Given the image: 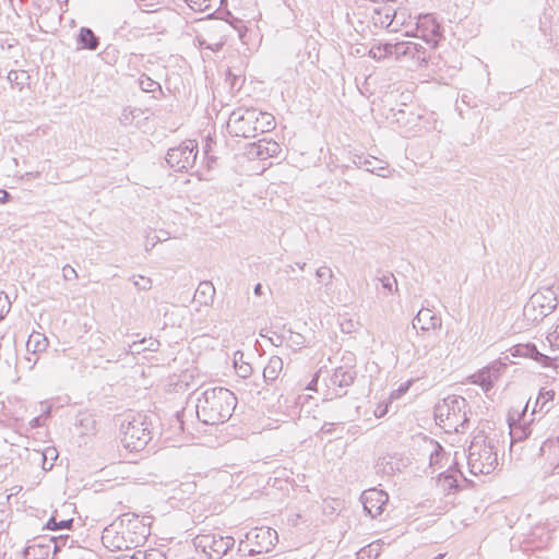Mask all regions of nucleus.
<instances>
[{"mask_svg":"<svg viewBox=\"0 0 559 559\" xmlns=\"http://www.w3.org/2000/svg\"><path fill=\"white\" fill-rule=\"evenodd\" d=\"M461 475V472L455 468V466L450 465L445 471H441L439 473V484L444 490H452L457 487V476Z\"/></svg>","mask_w":559,"mask_h":559,"instance_id":"nucleus-25","label":"nucleus"},{"mask_svg":"<svg viewBox=\"0 0 559 559\" xmlns=\"http://www.w3.org/2000/svg\"><path fill=\"white\" fill-rule=\"evenodd\" d=\"M284 368V361L280 356H271L266 366L263 369V379L265 382H274Z\"/></svg>","mask_w":559,"mask_h":559,"instance_id":"nucleus-23","label":"nucleus"},{"mask_svg":"<svg viewBox=\"0 0 559 559\" xmlns=\"http://www.w3.org/2000/svg\"><path fill=\"white\" fill-rule=\"evenodd\" d=\"M413 384V380H407L399 385L397 389L391 391L389 395V402H392L394 400H399L411 388Z\"/></svg>","mask_w":559,"mask_h":559,"instance_id":"nucleus-40","label":"nucleus"},{"mask_svg":"<svg viewBox=\"0 0 559 559\" xmlns=\"http://www.w3.org/2000/svg\"><path fill=\"white\" fill-rule=\"evenodd\" d=\"M393 58L409 62V67H420L427 63L428 55L420 44L407 40L394 44Z\"/></svg>","mask_w":559,"mask_h":559,"instance_id":"nucleus-14","label":"nucleus"},{"mask_svg":"<svg viewBox=\"0 0 559 559\" xmlns=\"http://www.w3.org/2000/svg\"><path fill=\"white\" fill-rule=\"evenodd\" d=\"M121 443L133 452L140 451L151 440V421L144 414L128 415L120 425Z\"/></svg>","mask_w":559,"mask_h":559,"instance_id":"nucleus-7","label":"nucleus"},{"mask_svg":"<svg viewBox=\"0 0 559 559\" xmlns=\"http://www.w3.org/2000/svg\"><path fill=\"white\" fill-rule=\"evenodd\" d=\"M148 344L146 347H144L143 349H141L139 346L141 344H144L146 343V340L143 338L142 341L140 342H133L130 346H129V352L132 353V354H140L141 350H144V349H148V350H156L159 343L158 341L156 340H153V338H150L148 341Z\"/></svg>","mask_w":559,"mask_h":559,"instance_id":"nucleus-36","label":"nucleus"},{"mask_svg":"<svg viewBox=\"0 0 559 559\" xmlns=\"http://www.w3.org/2000/svg\"><path fill=\"white\" fill-rule=\"evenodd\" d=\"M340 329L343 333L352 334L358 330L359 322L348 314L340 317Z\"/></svg>","mask_w":559,"mask_h":559,"instance_id":"nucleus-34","label":"nucleus"},{"mask_svg":"<svg viewBox=\"0 0 559 559\" xmlns=\"http://www.w3.org/2000/svg\"><path fill=\"white\" fill-rule=\"evenodd\" d=\"M9 197L10 194L5 190L0 189V203H7L9 201Z\"/></svg>","mask_w":559,"mask_h":559,"instance_id":"nucleus-56","label":"nucleus"},{"mask_svg":"<svg viewBox=\"0 0 559 559\" xmlns=\"http://www.w3.org/2000/svg\"><path fill=\"white\" fill-rule=\"evenodd\" d=\"M394 44L385 43L380 45H374L369 49V56L374 60H384L386 58L393 57Z\"/></svg>","mask_w":559,"mask_h":559,"instance_id":"nucleus-29","label":"nucleus"},{"mask_svg":"<svg viewBox=\"0 0 559 559\" xmlns=\"http://www.w3.org/2000/svg\"><path fill=\"white\" fill-rule=\"evenodd\" d=\"M48 340L47 337L39 332H33L26 342V349L32 355H37L47 349Z\"/></svg>","mask_w":559,"mask_h":559,"instance_id":"nucleus-24","label":"nucleus"},{"mask_svg":"<svg viewBox=\"0 0 559 559\" xmlns=\"http://www.w3.org/2000/svg\"><path fill=\"white\" fill-rule=\"evenodd\" d=\"M546 340L551 348L559 349V314L549 325L546 334Z\"/></svg>","mask_w":559,"mask_h":559,"instance_id":"nucleus-33","label":"nucleus"},{"mask_svg":"<svg viewBox=\"0 0 559 559\" xmlns=\"http://www.w3.org/2000/svg\"><path fill=\"white\" fill-rule=\"evenodd\" d=\"M236 404V396L228 389L210 388L197 399V417L205 425L223 424L230 418Z\"/></svg>","mask_w":559,"mask_h":559,"instance_id":"nucleus-2","label":"nucleus"},{"mask_svg":"<svg viewBox=\"0 0 559 559\" xmlns=\"http://www.w3.org/2000/svg\"><path fill=\"white\" fill-rule=\"evenodd\" d=\"M156 235H157V236H159V237H165V236H166V237H167V239H169V234H168V231L159 230V233H158V234H156Z\"/></svg>","mask_w":559,"mask_h":559,"instance_id":"nucleus-57","label":"nucleus"},{"mask_svg":"<svg viewBox=\"0 0 559 559\" xmlns=\"http://www.w3.org/2000/svg\"><path fill=\"white\" fill-rule=\"evenodd\" d=\"M78 40L82 49L95 50L99 45L98 38L86 27L80 29Z\"/></svg>","mask_w":559,"mask_h":559,"instance_id":"nucleus-28","label":"nucleus"},{"mask_svg":"<svg viewBox=\"0 0 559 559\" xmlns=\"http://www.w3.org/2000/svg\"><path fill=\"white\" fill-rule=\"evenodd\" d=\"M362 165L368 171L382 178H389L391 176V170L389 169L388 165H384L382 162L374 157L366 158Z\"/></svg>","mask_w":559,"mask_h":559,"instance_id":"nucleus-27","label":"nucleus"},{"mask_svg":"<svg viewBox=\"0 0 559 559\" xmlns=\"http://www.w3.org/2000/svg\"><path fill=\"white\" fill-rule=\"evenodd\" d=\"M318 380H319V371L317 373H314L311 381L307 384L306 390L317 391Z\"/></svg>","mask_w":559,"mask_h":559,"instance_id":"nucleus-55","label":"nucleus"},{"mask_svg":"<svg viewBox=\"0 0 559 559\" xmlns=\"http://www.w3.org/2000/svg\"><path fill=\"white\" fill-rule=\"evenodd\" d=\"M133 284L139 290H150L152 288V280L143 275L133 276Z\"/></svg>","mask_w":559,"mask_h":559,"instance_id":"nucleus-44","label":"nucleus"},{"mask_svg":"<svg viewBox=\"0 0 559 559\" xmlns=\"http://www.w3.org/2000/svg\"><path fill=\"white\" fill-rule=\"evenodd\" d=\"M512 355L534 359L545 368L557 369L559 367V360L557 358H550L542 354L534 344H518L512 348Z\"/></svg>","mask_w":559,"mask_h":559,"instance_id":"nucleus-19","label":"nucleus"},{"mask_svg":"<svg viewBox=\"0 0 559 559\" xmlns=\"http://www.w3.org/2000/svg\"><path fill=\"white\" fill-rule=\"evenodd\" d=\"M26 79V73L24 71L11 70L8 73V81L12 85H16L20 90L22 88L23 81Z\"/></svg>","mask_w":559,"mask_h":559,"instance_id":"nucleus-41","label":"nucleus"},{"mask_svg":"<svg viewBox=\"0 0 559 559\" xmlns=\"http://www.w3.org/2000/svg\"><path fill=\"white\" fill-rule=\"evenodd\" d=\"M187 5L195 12H205L212 15L216 1L215 0H185Z\"/></svg>","mask_w":559,"mask_h":559,"instance_id":"nucleus-32","label":"nucleus"},{"mask_svg":"<svg viewBox=\"0 0 559 559\" xmlns=\"http://www.w3.org/2000/svg\"><path fill=\"white\" fill-rule=\"evenodd\" d=\"M167 237H159L156 235V233H150L145 237L144 247L146 251L152 250L157 242L166 241Z\"/></svg>","mask_w":559,"mask_h":559,"instance_id":"nucleus-45","label":"nucleus"},{"mask_svg":"<svg viewBox=\"0 0 559 559\" xmlns=\"http://www.w3.org/2000/svg\"><path fill=\"white\" fill-rule=\"evenodd\" d=\"M281 153V146L273 140L262 139L246 147V155L249 159L265 160L276 157Z\"/></svg>","mask_w":559,"mask_h":559,"instance_id":"nucleus-18","label":"nucleus"},{"mask_svg":"<svg viewBox=\"0 0 559 559\" xmlns=\"http://www.w3.org/2000/svg\"><path fill=\"white\" fill-rule=\"evenodd\" d=\"M24 361H25V368H27L28 370H32L38 361V356L29 354V356L25 357Z\"/></svg>","mask_w":559,"mask_h":559,"instance_id":"nucleus-52","label":"nucleus"},{"mask_svg":"<svg viewBox=\"0 0 559 559\" xmlns=\"http://www.w3.org/2000/svg\"><path fill=\"white\" fill-rule=\"evenodd\" d=\"M381 285L389 294H393L397 290V281L393 274L383 275L380 278Z\"/></svg>","mask_w":559,"mask_h":559,"instance_id":"nucleus-39","label":"nucleus"},{"mask_svg":"<svg viewBox=\"0 0 559 559\" xmlns=\"http://www.w3.org/2000/svg\"><path fill=\"white\" fill-rule=\"evenodd\" d=\"M62 276L64 281H73L78 278V273L75 269L67 264L62 269Z\"/></svg>","mask_w":559,"mask_h":559,"instance_id":"nucleus-49","label":"nucleus"},{"mask_svg":"<svg viewBox=\"0 0 559 559\" xmlns=\"http://www.w3.org/2000/svg\"><path fill=\"white\" fill-rule=\"evenodd\" d=\"M297 266H298V269L304 270V269H305V266H306V263H305V262H302V263H297Z\"/></svg>","mask_w":559,"mask_h":559,"instance_id":"nucleus-59","label":"nucleus"},{"mask_svg":"<svg viewBox=\"0 0 559 559\" xmlns=\"http://www.w3.org/2000/svg\"><path fill=\"white\" fill-rule=\"evenodd\" d=\"M71 523H72V519L57 521L56 516H51L48 520L46 527L51 531L62 530V528H68L71 525Z\"/></svg>","mask_w":559,"mask_h":559,"instance_id":"nucleus-43","label":"nucleus"},{"mask_svg":"<svg viewBox=\"0 0 559 559\" xmlns=\"http://www.w3.org/2000/svg\"><path fill=\"white\" fill-rule=\"evenodd\" d=\"M389 401L388 402H382V403H379L374 411H373V415L377 417V418H382L384 417L386 414H388V408H389Z\"/></svg>","mask_w":559,"mask_h":559,"instance_id":"nucleus-50","label":"nucleus"},{"mask_svg":"<svg viewBox=\"0 0 559 559\" xmlns=\"http://www.w3.org/2000/svg\"><path fill=\"white\" fill-rule=\"evenodd\" d=\"M148 535L146 518L129 512L104 530L102 543L110 551L129 550L143 545Z\"/></svg>","mask_w":559,"mask_h":559,"instance_id":"nucleus-1","label":"nucleus"},{"mask_svg":"<svg viewBox=\"0 0 559 559\" xmlns=\"http://www.w3.org/2000/svg\"><path fill=\"white\" fill-rule=\"evenodd\" d=\"M466 400L460 395H449L437 404L435 420L445 432H457L467 421Z\"/></svg>","mask_w":559,"mask_h":559,"instance_id":"nucleus-6","label":"nucleus"},{"mask_svg":"<svg viewBox=\"0 0 559 559\" xmlns=\"http://www.w3.org/2000/svg\"><path fill=\"white\" fill-rule=\"evenodd\" d=\"M383 539H378L362 547L356 555V559H376L379 557L384 545Z\"/></svg>","mask_w":559,"mask_h":559,"instance_id":"nucleus-26","label":"nucleus"},{"mask_svg":"<svg viewBox=\"0 0 559 559\" xmlns=\"http://www.w3.org/2000/svg\"><path fill=\"white\" fill-rule=\"evenodd\" d=\"M555 392L552 390L542 389L536 397L535 405L531 413V418L527 419L528 402L524 405L519 404L513 406L508 414V423L510 428L511 438L515 441H521L531 435V423L534 420L533 416L536 412H547L548 404L554 400Z\"/></svg>","mask_w":559,"mask_h":559,"instance_id":"nucleus-4","label":"nucleus"},{"mask_svg":"<svg viewBox=\"0 0 559 559\" xmlns=\"http://www.w3.org/2000/svg\"><path fill=\"white\" fill-rule=\"evenodd\" d=\"M260 290H261V285L258 284L255 287H254V293L255 294H260Z\"/></svg>","mask_w":559,"mask_h":559,"instance_id":"nucleus-58","label":"nucleus"},{"mask_svg":"<svg viewBox=\"0 0 559 559\" xmlns=\"http://www.w3.org/2000/svg\"><path fill=\"white\" fill-rule=\"evenodd\" d=\"M194 545L210 559H222L234 547L235 539L216 533L200 534L194 538Z\"/></svg>","mask_w":559,"mask_h":559,"instance_id":"nucleus-9","label":"nucleus"},{"mask_svg":"<svg viewBox=\"0 0 559 559\" xmlns=\"http://www.w3.org/2000/svg\"><path fill=\"white\" fill-rule=\"evenodd\" d=\"M467 465L473 475H488L498 465L497 453L488 438L478 432L473 437L468 448Z\"/></svg>","mask_w":559,"mask_h":559,"instance_id":"nucleus-5","label":"nucleus"},{"mask_svg":"<svg viewBox=\"0 0 559 559\" xmlns=\"http://www.w3.org/2000/svg\"><path fill=\"white\" fill-rule=\"evenodd\" d=\"M140 87L147 93H153L156 90L160 88L159 84L153 81L151 78L142 75L139 80Z\"/></svg>","mask_w":559,"mask_h":559,"instance_id":"nucleus-42","label":"nucleus"},{"mask_svg":"<svg viewBox=\"0 0 559 559\" xmlns=\"http://www.w3.org/2000/svg\"><path fill=\"white\" fill-rule=\"evenodd\" d=\"M559 286H545L537 289L524 307V314L532 321H539L551 313L559 304Z\"/></svg>","mask_w":559,"mask_h":559,"instance_id":"nucleus-8","label":"nucleus"},{"mask_svg":"<svg viewBox=\"0 0 559 559\" xmlns=\"http://www.w3.org/2000/svg\"><path fill=\"white\" fill-rule=\"evenodd\" d=\"M290 342H292V345H296V346H304L305 345V340H304V336L299 333H294L290 335Z\"/></svg>","mask_w":559,"mask_h":559,"instance_id":"nucleus-53","label":"nucleus"},{"mask_svg":"<svg viewBox=\"0 0 559 559\" xmlns=\"http://www.w3.org/2000/svg\"><path fill=\"white\" fill-rule=\"evenodd\" d=\"M352 359H348L350 362ZM356 378V370L353 364H346L336 367L326 384L325 399L333 400L345 394L346 389L350 386Z\"/></svg>","mask_w":559,"mask_h":559,"instance_id":"nucleus-11","label":"nucleus"},{"mask_svg":"<svg viewBox=\"0 0 559 559\" xmlns=\"http://www.w3.org/2000/svg\"><path fill=\"white\" fill-rule=\"evenodd\" d=\"M234 368L236 373L243 379L250 377L252 373L250 364L243 360V353L240 350H237L234 354Z\"/></svg>","mask_w":559,"mask_h":559,"instance_id":"nucleus-30","label":"nucleus"},{"mask_svg":"<svg viewBox=\"0 0 559 559\" xmlns=\"http://www.w3.org/2000/svg\"><path fill=\"white\" fill-rule=\"evenodd\" d=\"M198 154V144L193 140H187L178 146L168 150L166 162L176 171L187 170L194 165Z\"/></svg>","mask_w":559,"mask_h":559,"instance_id":"nucleus-12","label":"nucleus"},{"mask_svg":"<svg viewBox=\"0 0 559 559\" xmlns=\"http://www.w3.org/2000/svg\"><path fill=\"white\" fill-rule=\"evenodd\" d=\"M115 559H146V554L141 550H135L132 555H122Z\"/></svg>","mask_w":559,"mask_h":559,"instance_id":"nucleus-51","label":"nucleus"},{"mask_svg":"<svg viewBox=\"0 0 559 559\" xmlns=\"http://www.w3.org/2000/svg\"><path fill=\"white\" fill-rule=\"evenodd\" d=\"M397 13L396 12H392L391 10H388L386 13H385V20L384 21H380L381 24H384L386 27H389L392 22H393V19L392 17H396Z\"/></svg>","mask_w":559,"mask_h":559,"instance_id":"nucleus-54","label":"nucleus"},{"mask_svg":"<svg viewBox=\"0 0 559 559\" xmlns=\"http://www.w3.org/2000/svg\"><path fill=\"white\" fill-rule=\"evenodd\" d=\"M35 454L40 457L41 467L45 471H50L55 464V461L58 457V452L53 447H47L44 451H37L35 452Z\"/></svg>","mask_w":559,"mask_h":559,"instance_id":"nucleus-31","label":"nucleus"},{"mask_svg":"<svg viewBox=\"0 0 559 559\" xmlns=\"http://www.w3.org/2000/svg\"><path fill=\"white\" fill-rule=\"evenodd\" d=\"M540 455L552 468L559 467V438L548 439L540 447Z\"/></svg>","mask_w":559,"mask_h":559,"instance_id":"nucleus-22","label":"nucleus"},{"mask_svg":"<svg viewBox=\"0 0 559 559\" xmlns=\"http://www.w3.org/2000/svg\"><path fill=\"white\" fill-rule=\"evenodd\" d=\"M416 353L418 359L425 360V366L429 373H437L439 370H444L451 350L449 345L443 344L440 341H435L425 344L421 352L417 350Z\"/></svg>","mask_w":559,"mask_h":559,"instance_id":"nucleus-10","label":"nucleus"},{"mask_svg":"<svg viewBox=\"0 0 559 559\" xmlns=\"http://www.w3.org/2000/svg\"><path fill=\"white\" fill-rule=\"evenodd\" d=\"M246 539L252 546L249 555L254 556L271 551L277 540V532L271 527H255L246 534Z\"/></svg>","mask_w":559,"mask_h":559,"instance_id":"nucleus-13","label":"nucleus"},{"mask_svg":"<svg viewBox=\"0 0 559 559\" xmlns=\"http://www.w3.org/2000/svg\"><path fill=\"white\" fill-rule=\"evenodd\" d=\"M388 493L377 488L367 489L360 496L364 510L371 518H376L382 513L384 506L388 503Z\"/></svg>","mask_w":559,"mask_h":559,"instance_id":"nucleus-17","label":"nucleus"},{"mask_svg":"<svg viewBox=\"0 0 559 559\" xmlns=\"http://www.w3.org/2000/svg\"><path fill=\"white\" fill-rule=\"evenodd\" d=\"M429 465L433 472H438L450 465L455 466L456 462L451 457L450 453H447L444 449L432 440L429 441Z\"/></svg>","mask_w":559,"mask_h":559,"instance_id":"nucleus-20","label":"nucleus"},{"mask_svg":"<svg viewBox=\"0 0 559 559\" xmlns=\"http://www.w3.org/2000/svg\"><path fill=\"white\" fill-rule=\"evenodd\" d=\"M415 36L435 47L441 37L440 26L436 17L431 14L419 15L416 22Z\"/></svg>","mask_w":559,"mask_h":559,"instance_id":"nucleus-16","label":"nucleus"},{"mask_svg":"<svg viewBox=\"0 0 559 559\" xmlns=\"http://www.w3.org/2000/svg\"><path fill=\"white\" fill-rule=\"evenodd\" d=\"M316 276L320 283L324 285H330L333 278V271L331 267L323 265L317 269Z\"/></svg>","mask_w":559,"mask_h":559,"instance_id":"nucleus-37","label":"nucleus"},{"mask_svg":"<svg viewBox=\"0 0 559 559\" xmlns=\"http://www.w3.org/2000/svg\"><path fill=\"white\" fill-rule=\"evenodd\" d=\"M276 121L272 114L257 108L239 107L231 111L227 130L234 136L254 138L259 133L275 129Z\"/></svg>","mask_w":559,"mask_h":559,"instance_id":"nucleus-3","label":"nucleus"},{"mask_svg":"<svg viewBox=\"0 0 559 559\" xmlns=\"http://www.w3.org/2000/svg\"><path fill=\"white\" fill-rule=\"evenodd\" d=\"M10 308V301L7 295L0 293V320L3 319Z\"/></svg>","mask_w":559,"mask_h":559,"instance_id":"nucleus-48","label":"nucleus"},{"mask_svg":"<svg viewBox=\"0 0 559 559\" xmlns=\"http://www.w3.org/2000/svg\"><path fill=\"white\" fill-rule=\"evenodd\" d=\"M39 551L40 555H48V547L41 545H31L24 549L25 559H36V552Z\"/></svg>","mask_w":559,"mask_h":559,"instance_id":"nucleus-38","label":"nucleus"},{"mask_svg":"<svg viewBox=\"0 0 559 559\" xmlns=\"http://www.w3.org/2000/svg\"><path fill=\"white\" fill-rule=\"evenodd\" d=\"M413 326L423 332L439 330L442 326V319L428 308L420 309L413 319Z\"/></svg>","mask_w":559,"mask_h":559,"instance_id":"nucleus-21","label":"nucleus"},{"mask_svg":"<svg viewBox=\"0 0 559 559\" xmlns=\"http://www.w3.org/2000/svg\"><path fill=\"white\" fill-rule=\"evenodd\" d=\"M197 294L209 296L210 298H213L215 294V288L210 282H202L199 284Z\"/></svg>","mask_w":559,"mask_h":559,"instance_id":"nucleus-47","label":"nucleus"},{"mask_svg":"<svg viewBox=\"0 0 559 559\" xmlns=\"http://www.w3.org/2000/svg\"><path fill=\"white\" fill-rule=\"evenodd\" d=\"M141 110L136 108L126 107L122 109L119 121L122 126L129 127L134 123L135 118L140 116Z\"/></svg>","mask_w":559,"mask_h":559,"instance_id":"nucleus-35","label":"nucleus"},{"mask_svg":"<svg viewBox=\"0 0 559 559\" xmlns=\"http://www.w3.org/2000/svg\"><path fill=\"white\" fill-rule=\"evenodd\" d=\"M49 414H50V406L46 405L43 414H40L39 416L34 417L29 421L31 428L41 427L44 425V421L48 418Z\"/></svg>","mask_w":559,"mask_h":559,"instance_id":"nucleus-46","label":"nucleus"},{"mask_svg":"<svg viewBox=\"0 0 559 559\" xmlns=\"http://www.w3.org/2000/svg\"><path fill=\"white\" fill-rule=\"evenodd\" d=\"M506 369V364L493 361L490 365L481 368L469 377L473 384L479 385L485 392H488L500 378Z\"/></svg>","mask_w":559,"mask_h":559,"instance_id":"nucleus-15","label":"nucleus"}]
</instances>
